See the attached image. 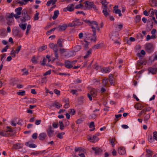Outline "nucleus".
Wrapping results in <instances>:
<instances>
[{
  "label": "nucleus",
  "instance_id": "obj_63",
  "mask_svg": "<svg viewBox=\"0 0 157 157\" xmlns=\"http://www.w3.org/2000/svg\"><path fill=\"white\" fill-rule=\"evenodd\" d=\"M54 92L58 95H60V91L57 89H55L54 90Z\"/></svg>",
  "mask_w": 157,
  "mask_h": 157
},
{
  "label": "nucleus",
  "instance_id": "obj_10",
  "mask_svg": "<svg viewBox=\"0 0 157 157\" xmlns=\"http://www.w3.org/2000/svg\"><path fill=\"white\" fill-rule=\"evenodd\" d=\"M109 79L110 84L112 85H114L115 81L112 74H110L109 76Z\"/></svg>",
  "mask_w": 157,
  "mask_h": 157
},
{
  "label": "nucleus",
  "instance_id": "obj_49",
  "mask_svg": "<svg viewBox=\"0 0 157 157\" xmlns=\"http://www.w3.org/2000/svg\"><path fill=\"white\" fill-rule=\"evenodd\" d=\"M150 117V114H148L145 116L144 120L145 121H147Z\"/></svg>",
  "mask_w": 157,
  "mask_h": 157
},
{
  "label": "nucleus",
  "instance_id": "obj_44",
  "mask_svg": "<svg viewBox=\"0 0 157 157\" xmlns=\"http://www.w3.org/2000/svg\"><path fill=\"white\" fill-rule=\"evenodd\" d=\"M65 134L64 132H62L59 133L57 136L59 138L62 139L63 138V135Z\"/></svg>",
  "mask_w": 157,
  "mask_h": 157
},
{
  "label": "nucleus",
  "instance_id": "obj_38",
  "mask_svg": "<svg viewBox=\"0 0 157 157\" xmlns=\"http://www.w3.org/2000/svg\"><path fill=\"white\" fill-rule=\"evenodd\" d=\"M92 50L91 49H89L88 51H87L86 54L85 56H84V59H86L87 58L90 54L91 53Z\"/></svg>",
  "mask_w": 157,
  "mask_h": 157
},
{
  "label": "nucleus",
  "instance_id": "obj_22",
  "mask_svg": "<svg viewBox=\"0 0 157 157\" xmlns=\"http://www.w3.org/2000/svg\"><path fill=\"white\" fill-rule=\"evenodd\" d=\"M111 39L112 40H113L114 41V43H116L119 44V42L118 41H117V39H118V35L116 36L114 34H113L111 37Z\"/></svg>",
  "mask_w": 157,
  "mask_h": 157
},
{
  "label": "nucleus",
  "instance_id": "obj_51",
  "mask_svg": "<svg viewBox=\"0 0 157 157\" xmlns=\"http://www.w3.org/2000/svg\"><path fill=\"white\" fill-rule=\"evenodd\" d=\"M16 51H14L13 49L11 50L10 54L12 55V57H15L16 56Z\"/></svg>",
  "mask_w": 157,
  "mask_h": 157
},
{
  "label": "nucleus",
  "instance_id": "obj_55",
  "mask_svg": "<svg viewBox=\"0 0 157 157\" xmlns=\"http://www.w3.org/2000/svg\"><path fill=\"white\" fill-rule=\"evenodd\" d=\"M92 138L93 139V141H92V142H94L95 141H96L97 140H98V138L95 135L93 136L92 137Z\"/></svg>",
  "mask_w": 157,
  "mask_h": 157
},
{
  "label": "nucleus",
  "instance_id": "obj_47",
  "mask_svg": "<svg viewBox=\"0 0 157 157\" xmlns=\"http://www.w3.org/2000/svg\"><path fill=\"white\" fill-rule=\"evenodd\" d=\"M141 54L142 55H145L146 54L144 50H142L140 51V53L137 54V56L139 57H141Z\"/></svg>",
  "mask_w": 157,
  "mask_h": 157
},
{
  "label": "nucleus",
  "instance_id": "obj_9",
  "mask_svg": "<svg viewBox=\"0 0 157 157\" xmlns=\"http://www.w3.org/2000/svg\"><path fill=\"white\" fill-rule=\"evenodd\" d=\"M47 133L48 136L51 137L53 135L54 131L52 130V128L51 125H50L48 126V128L47 130Z\"/></svg>",
  "mask_w": 157,
  "mask_h": 157
},
{
  "label": "nucleus",
  "instance_id": "obj_5",
  "mask_svg": "<svg viewBox=\"0 0 157 157\" xmlns=\"http://www.w3.org/2000/svg\"><path fill=\"white\" fill-rule=\"evenodd\" d=\"M85 7L87 9H90L93 8L95 10H97L98 9L97 8L96 6L94 4L93 2H90L89 1H87L84 2Z\"/></svg>",
  "mask_w": 157,
  "mask_h": 157
},
{
  "label": "nucleus",
  "instance_id": "obj_18",
  "mask_svg": "<svg viewBox=\"0 0 157 157\" xmlns=\"http://www.w3.org/2000/svg\"><path fill=\"white\" fill-rule=\"evenodd\" d=\"M46 136L47 135L46 133H42L39 135L38 138L40 140H43L45 138Z\"/></svg>",
  "mask_w": 157,
  "mask_h": 157
},
{
  "label": "nucleus",
  "instance_id": "obj_41",
  "mask_svg": "<svg viewBox=\"0 0 157 157\" xmlns=\"http://www.w3.org/2000/svg\"><path fill=\"white\" fill-rule=\"evenodd\" d=\"M114 10H115L114 13L116 14H119V17H121L122 16V14L121 13V10L120 9H117L115 10L114 9Z\"/></svg>",
  "mask_w": 157,
  "mask_h": 157
},
{
  "label": "nucleus",
  "instance_id": "obj_23",
  "mask_svg": "<svg viewBox=\"0 0 157 157\" xmlns=\"http://www.w3.org/2000/svg\"><path fill=\"white\" fill-rule=\"evenodd\" d=\"M135 108L137 109L140 110L142 109L143 108V106L140 103H136L134 106Z\"/></svg>",
  "mask_w": 157,
  "mask_h": 157
},
{
  "label": "nucleus",
  "instance_id": "obj_1",
  "mask_svg": "<svg viewBox=\"0 0 157 157\" xmlns=\"http://www.w3.org/2000/svg\"><path fill=\"white\" fill-rule=\"evenodd\" d=\"M30 17L28 14L27 11L25 9H24L22 11V17L20 18V20L22 22H25L26 21L30 20Z\"/></svg>",
  "mask_w": 157,
  "mask_h": 157
},
{
  "label": "nucleus",
  "instance_id": "obj_62",
  "mask_svg": "<svg viewBox=\"0 0 157 157\" xmlns=\"http://www.w3.org/2000/svg\"><path fill=\"white\" fill-rule=\"evenodd\" d=\"M13 17H14L16 19H17L20 18V15L16 13V14H14L13 13Z\"/></svg>",
  "mask_w": 157,
  "mask_h": 157
},
{
  "label": "nucleus",
  "instance_id": "obj_33",
  "mask_svg": "<svg viewBox=\"0 0 157 157\" xmlns=\"http://www.w3.org/2000/svg\"><path fill=\"white\" fill-rule=\"evenodd\" d=\"M52 106L59 109L62 106V105L60 104L59 103L57 102L53 103Z\"/></svg>",
  "mask_w": 157,
  "mask_h": 157
},
{
  "label": "nucleus",
  "instance_id": "obj_27",
  "mask_svg": "<svg viewBox=\"0 0 157 157\" xmlns=\"http://www.w3.org/2000/svg\"><path fill=\"white\" fill-rule=\"evenodd\" d=\"M59 14V11L58 10H55L54 12V15L52 17V19L53 20L56 19Z\"/></svg>",
  "mask_w": 157,
  "mask_h": 157
},
{
  "label": "nucleus",
  "instance_id": "obj_64",
  "mask_svg": "<svg viewBox=\"0 0 157 157\" xmlns=\"http://www.w3.org/2000/svg\"><path fill=\"white\" fill-rule=\"evenodd\" d=\"M52 124L53 127L55 128H57L58 126V124L56 122H53Z\"/></svg>",
  "mask_w": 157,
  "mask_h": 157
},
{
  "label": "nucleus",
  "instance_id": "obj_19",
  "mask_svg": "<svg viewBox=\"0 0 157 157\" xmlns=\"http://www.w3.org/2000/svg\"><path fill=\"white\" fill-rule=\"evenodd\" d=\"M92 148L95 151V154L97 155H99L100 154L102 151V150L100 148L98 147L95 148L93 147H92Z\"/></svg>",
  "mask_w": 157,
  "mask_h": 157
},
{
  "label": "nucleus",
  "instance_id": "obj_31",
  "mask_svg": "<svg viewBox=\"0 0 157 157\" xmlns=\"http://www.w3.org/2000/svg\"><path fill=\"white\" fill-rule=\"evenodd\" d=\"M63 40L62 39H59L57 44L58 45L59 47L62 48L63 47V44L62 42H63Z\"/></svg>",
  "mask_w": 157,
  "mask_h": 157
},
{
  "label": "nucleus",
  "instance_id": "obj_54",
  "mask_svg": "<svg viewBox=\"0 0 157 157\" xmlns=\"http://www.w3.org/2000/svg\"><path fill=\"white\" fill-rule=\"evenodd\" d=\"M153 138L156 140H157V132L156 131H154L153 132Z\"/></svg>",
  "mask_w": 157,
  "mask_h": 157
},
{
  "label": "nucleus",
  "instance_id": "obj_15",
  "mask_svg": "<svg viewBox=\"0 0 157 157\" xmlns=\"http://www.w3.org/2000/svg\"><path fill=\"white\" fill-rule=\"evenodd\" d=\"M90 94L93 97H95L97 95V91L94 88L91 89L90 91Z\"/></svg>",
  "mask_w": 157,
  "mask_h": 157
},
{
  "label": "nucleus",
  "instance_id": "obj_48",
  "mask_svg": "<svg viewBox=\"0 0 157 157\" xmlns=\"http://www.w3.org/2000/svg\"><path fill=\"white\" fill-rule=\"evenodd\" d=\"M25 91L22 90V91L21 92H18L17 93V94L19 95H21V96H24L25 94Z\"/></svg>",
  "mask_w": 157,
  "mask_h": 157
},
{
  "label": "nucleus",
  "instance_id": "obj_20",
  "mask_svg": "<svg viewBox=\"0 0 157 157\" xmlns=\"http://www.w3.org/2000/svg\"><path fill=\"white\" fill-rule=\"evenodd\" d=\"M66 9L69 11H72L74 10V5L73 4H69Z\"/></svg>",
  "mask_w": 157,
  "mask_h": 157
},
{
  "label": "nucleus",
  "instance_id": "obj_39",
  "mask_svg": "<svg viewBox=\"0 0 157 157\" xmlns=\"http://www.w3.org/2000/svg\"><path fill=\"white\" fill-rule=\"evenodd\" d=\"M59 122L60 129L61 130H63L64 128V126L63 121H59Z\"/></svg>",
  "mask_w": 157,
  "mask_h": 157
},
{
  "label": "nucleus",
  "instance_id": "obj_4",
  "mask_svg": "<svg viewBox=\"0 0 157 157\" xmlns=\"http://www.w3.org/2000/svg\"><path fill=\"white\" fill-rule=\"evenodd\" d=\"M83 24V22L80 21L79 19L76 18L71 23L68 24V26L70 27H75L77 25H80Z\"/></svg>",
  "mask_w": 157,
  "mask_h": 157
},
{
  "label": "nucleus",
  "instance_id": "obj_21",
  "mask_svg": "<svg viewBox=\"0 0 157 157\" xmlns=\"http://www.w3.org/2000/svg\"><path fill=\"white\" fill-rule=\"evenodd\" d=\"M49 46L50 48L52 49L53 50H54L55 49H56L57 48L58 46L57 44L52 43H50L49 44Z\"/></svg>",
  "mask_w": 157,
  "mask_h": 157
},
{
  "label": "nucleus",
  "instance_id": "obj_30",
  "mask_svg": "<svg viewBox=\"0 0 157 157\" xmlns=\"http://www.w3.org/2000/svg\"><path fill=\"white\" fill-rule=\"evenodd\" d=\"M54 54L55 57L56 58V59H58L59 58V53H58V48L57 49H55L53 50Z\"/></svg>",
  "mask_w": 157,
  "mask_h": 157
},
{
  "label": "nucleus",
  "instance_id": "obj_52",
  "mask_svg": "<svg viewBox=\"0 0 157 157\" xmlns=\"http://www.w3.org/2000/svg\"><path fill=\"white\" fill-rule=\"evenodd\" d=\"M78 100L80 102V103L82 104L83 103L84 98L82 97H80L78 98Z\"/></svg>",
  "mask_w": 157,
  "mask_h": 157
},
{
  "label": "nucleus",
  "instance_id": "obj_59",
  "mask_svg": "<svg viewBox=\"0 0 157 157\" xmlns=\"http://www.w3.org/2000/svg\"><path fill=\"white\" fill-rule=\"evenodd\" d=\"M37 134L36 133H33L32 135V137L34 139H36L37 137Z\"/></svg>",
  "mask_w": 157,
  "mask_h": 157
},
{
  "label": "nucleus",
  "instance_id": "obj_36",
  "mask_svg": "<svg viewBox=\"0 0 157 157\" xmlns=\"http://www.w3.org/2000/svg\"><path fill=\"white\" fill-rule=\"evenodd\" d=\"M123 26V24H121L120 25H116V28L117 30L120 31L122 29Z\"/></svg>",
  "mask_w": 157,
  "mask_h": 157
},
{
  "label": "nucleus",
  "instance_id": "obj_17",
  "mask_svg": "<svg viewBox=\"0 0 157 157\" xmlns=\"http://www.w3.org/2000/svg\"><path fill=\"white\" fill-rule=\"evenodd\" d=\"M75 53L74 51H70L68 52L65 55V56L67 58H68L73 56H75Z\"/></svg>",
  "mask_w": 157,
  "mask_h": 157
},
{
  "label": "nucleus",
  "instance_id": "obj_3",
  "mask_svg": "<svg viewBox=\"0 0 157 157\" xmlns=\"http://www.w3.org/2000/svg\"><path fill=\"white\" fill-rule=\"evenodd\" d=\"M13 15V13H7L6 14L5 18L7 21V24L9 25H10L12 23L14 22V20Z\"/></svg>",
  "mask_w": 157,
  "mask_h": 157
},
{
  "label": "nucleus",
  "instance_id": "obj_40",
  "mask_svg": "<svg viewBox=\"0 0 157 157\" xmlns=\"http://www.w3.org/2000/svg\"><path fill=\"white\" fill-rule=\"evenodd\" d=\"M148 139L149 142L152 143L154 141L155 139L154 138L153 139L152 136L151 135H150L148 136Z\"/></svg>",
  "mask_w": 157,
  "mask_h": 157
},
{
  "label": "nucleus",
  "instance_id": "obj_12",
  "mask_svg": "<svg viewBox=\"0 0 157 157\" xmlns=\"http://www.w3.org/2000/svg\"><path fill=\"white\" fill-rule=\"evenodd\" d=\"M25 145L26 146L29 147L30 148H35L36 147V145L35 144H32L31 141L26 142L25 143Z\"/></svg>",
  "mask_w": 157,
  "mask_h": 157
},
{
  "label": "nucleus",
  "instance_id": "obj_43",
  "mask_svg": "<svg viewBox=\"0 0 157 157\" xmlns=\"http://www.w3.org/2000/svg\"><path fill=\"white\" fill-rule=\"evenodd\" d=\"M108 78H105L104 79H103L102 81V83L104 86H106L108 83Z\"/></svg>",
  "mask_w": 157,
  "mask_h": 157
},
{
  "label": "nucleus",
  "instance_id": "obj_45",
  "mask_svg": "<svg viewBox=\"0 0 157 157\" xmlns=\"http://www.w3.org/2000/svg\"><path fill=\"white\" fill-rule=\"evenodd\" d=\"M0 135L2 136L6 137L7 136V134L2 130H0Z\"/></svg>",
  "mask_w": 157,
  "mask_h": 157
},
{
  "label": "nucleus",
  "instance_id": "obj_16",
  "mask_svg": "<svg viewBox=\"0 0 157 157\" xmlns=\"http://www.w3.org/2000/svg\"><path fill=\"white\" fill-rule=\"evenodd\" d=\"M99 111V109H96L95 110H94L93 111V114L90 116V118H91L93 119L95 118L98 115V113H96V112L97 111Z\"/></svg>",
  "mask_w": 157,
  "mask_h": 157
},
{
  "label": "nucleus",
  "instance_id": "obj_34",
  "mask_svg": "<svg viewBox=\"0 0 157 157\" xmlns=\"http://www.w3.org/2000/svg\"><path fill=\"white\" fill-rule=\"evenodd\" d=\"M19 26L22 30H24L26 28V24L21 23L19 24Z\"/></svg>",
  "mask_w": 157,
  "mask_h": 157
},
{
  "label": "nucleus",
  "instance_id": "obj_13",
  "mask_svg": "<svg viewBox=\"0 0 157 157\" xmlns=\"http://www.w3.org/2000/svg\"><path fill=\"white\" fill-rule=\"evenodd\" d=\"M118 153L121 155H124L126 153L125 148L122 147H119L118 150Z\"/></svg>",
  "mask_w": 157,
  "mask_h": 157
},
{
  "label": "nucleus",
  "instance_id": "obj_2",
  "mask_svg": "<svg viewBox=\"0 0 157 157\" xmlns=\"http://www.w3.org/2000/svg\"><path fill=\"white\" fill-rule=\"evenodd\" d=\"M94 22H96V21H92L90 22V26H91L92 29V31L93 32V34L92 35L93 37L91 38L90 40L94 41H95L96 40L97 36L96 35V27L95 26Z\"/></svg>",
  "mask_w": 157,
  "mask_h": 157
},
{
  "label": "nucleus",
  "instance_id": "obj_6",
  "mask_svg": "<svg viewBox=\"0 0 157 157\" xmlns=\"http://www.w3.org/2000/svg\"><path fill=\"white\" fill-rule=\"evenodd\" d=\"M145 49L148 53H151L153 50V45L151 43H148L145 44Z\"/></svg>",
  "mask_w": 157,
  "mask_h": 157
},
{
  "label": "nucleus",
  "instance_id": "obj_57",
  "mask_svg": "<svg viewBox=\"0 0 157 157\" xmlns=\"http://www.w3.org/2000/svg\"><path fill=\"white\" fill-rule=\"evenodd\" d=\"M14 2L22 5V0H14Z\"/></svg>",
  "mask_w": 157,
  "mask_h": 157
},
{
  "label": "nucleus",
  "instance_id": "obj_25",
  "mask_svg": "<svg viewBox=\"0 0 157 157\" xmlns=\"http://www.w3.org/2000/svg\"><path fill=\"white\" fill-rule=\"evenodd\" d=\"M19 30L17 28H14L13 30V35L15 36H17L19 35Z\"/></svg>",
  "mask_w": 157,
  "mask_h": 157
},
{
  "label": "nucleus",
  "instance_id": "obj_50",
  "mask_svg": "<svg viewBox=\"0 0 157 157\" xmlns=\"http://www.w3.org/2000/svg\"><path fill=\"white\" fill-rule=\"evenodd\" d=\"M22 71H24L23 74V75H27L29 74V72L28 71V70L26 71L25 68H23L22 70Z\"/></svg>",
  "mask_w": 157,
  "mask_h": 157
},
{
  "label": "nucleus",
  "instance_id": "obj_7",
  "mask_svg": "<svg viewBox=\"0 0 157 157\" xmlns=\"http://www.w3.org/2000/svg\"><path fill=\"white\" fill-rule=\"evenodd\" d=\"M102 13L105 17L108 16L110 12V10H109L108 6H106V5L103 4V7H102Z\"/></svg>",
  "mask_w": 157,
  "mask_h": 157
},
{
  "label": "nucleus",
  "instance_id": "obj_8",
  "mask_svg": "<svg viewBox=\"0 0 157 157\" xmlns=\"http://www.w3.org/2000/svg\"><path fill=\"white\" fill-rule=\"evenodd\" d=\"M24 144L23 143H18L13 144V148L14 149H19L23 147Z\"/></svg>",
  "mask_w": 157,
  "mask_h": 157
},
{
  "label": "nucleus",
  "instance_id": "obj_58",
  "mask_svg": "<svg viewBox=\"0 0 157 157\" xmlns=\"http://www.w3.org/2000/svg\"><path fill=\"white\" fill-rule=\"evenodd\" d=\"M21 48V45H19L17 47V49H16L15 50L17 54L20 51V50Z\"/></svg>",
  "mask_w": 157,
  "mask_h": 157
},
{
  "label": "nucleus",
  "instance_id": "obj_61",
  "mask_svg": "<svg viewBox=\"0 0 157 157\" xmlns=\"http://www.w3.org/2000/svg\"><path fill=\"white\" fill-rule=\"evenodd\" d=\"M152 2L153 5V6H154L157 7V1L156 0H152Z\"/></svg>",
  "mask_w": 157,
  "mask_h": 157
},
{
  "label": "nucleus",
  "instance_id": "obj_26",
  "mask_svg": "<svg viewBox=\"0 0 157 157\" xmlns=\"http://www.w3.org/2000/svg\"><path fill=\"white\" fill-rule=\"evenodd\" d=\"M157 10H153V9H151L149 11L148 13L149 14V16L150 17H152L153 16L154 14H155V11Z\"/></svg>",
  "mask_w": 157,
  "mask_h": 157
},
{
  "label": "nucleus",
  "instance_id": "obj_53",
  "mask_svg": "<svg viewBox=\"0 0 157 157\" xmlns=\"http://www.w3.org/2000/svg\"><path fill=\"white\" fill-rule=\"evenodd\" d=\"M140 20V17L139 15H136V17L135 21L136 23L139 22Z\"/></svg>",
  "mask_w": 157,
  "mask_h": 157
},
{
  "label": "nucleus",
  "instance_id": "obj_37",
  "mask_svg": "<svg viewBox=\"0 0 157 157\" xmlns=\"http://www.w3.org/2000/svg\"><path fill=\"white\" fill-rule=\"evenodd\" d=\"M47 48V45H44L42 47H40L39 49V51L41 52L44 50L46 49Z\"/></svg>",
  "mask_w": 157,
  "mask_h": 157
},
{
  "label": "nucleus",
  "instance_id": "obj_14",
  "mask_svg": "<svg viewBox=\"0 0 157 157\" xmlns=\"http://www.w3.org/2000/svg\"><path fill=\"white\" fill-rule=\"evenodd\" d=\"M68 26V24L67 25L64 24L62 25H60L59 26L58 28L59 30L60 31H63L65 30Z\"/></svg>",
  "mask_w": 157,
  "mask_h": 157
},
{
  "label": "nucleus",
  "instance_id": "obj_28",
  "mask_svg": "<svg viewBox=\"0 0 157 157\" xmlns=\"http://www.w3.org/2000/svg\"><path fill=\"white\" fill-rule=\"evenodd\" d=\"M110 69L109 68L104 67L101 69V71L102 73H109L110 71Z\"/></svg>",
  "mask_w": 157,
  "mask_h": 157
},
{
  "label": "nucleus",
  "instance_id": "obj_46",
  "mask_svg": "<svg viewBox=\"0 0 157 157\" xmlns=\"http://www.w3.org/2000/svg\"><path fill=\"white\" fill-rule=\"evenodd\" d=\"M83 149L81 147H75V152L78 151H79V153L82 152V151Z\"/></svg>",
  "mask_w": 157,
  "mask_h": 157
},
{
  "label": "nucleus",
  "instance_id": "obj_29",
  "mask_svg": "<svg viewBox=\"0 0 157 157\" xmlns=\"http://www.w3.org/2000/svg\"><path fill=\"white\" fill-rule=\"evenodd\" d=\"M22 10V8L21 7H19L16 8L15 10V11L16 12V13L20 15L21 13H22V12H21Z\"/></svg>",
  "mask_w": 157,
  "mask_h": 157
},
{
  "label": "nucleus",
  "instance_id": "obj_56",
  "mask_svg": "<svg viewBox=\"0 0 157 157\" xmlns=\"http://www.w3.org/2000/svg\"><path fill=\"white\" fill-rule=\"evenodd\" d=\"M39 13H36L35 15V16H34V20H38L39 18V17H38V15H39Z\"/></svg>",
  "mask_w": 157,
  "mask_h": 157
},
{
  "label": "nucleus",
  "instance_id": "obj_24",
  "mask_svg": "<svg viewBox=\"0 0 157 157\" xmlns=\"http://www.w3.org/2000/svg\"><path fill=\"white\" fill-rule=\"evenodd\" d=\"M6 35V32L5 29H0V35L5 36Z\"/></svg>",
  "mask_w": 157,
  "mask_h": 157
},
{
  "label": "nucleus",
  "instance_id": "obj_11",
  "mask_svg": "<svg viewBox=\"0 0 157 157\" xmlns=\"http://www.w3.org/2000/svg\"><path fill=\"white\" fill-rule=\"evenodd\" d=\"M65 67L69 69L73 67L71 62L68 60L65 61Z\"/></svg>",
  "mask_w": 157,
  "mask_h": 157
},
{
  "label": "nucleus",
  "instance_id": "obj_35",
  "mask_svg": "<svg viewBox=\"0 0 157 157\" xmlns=\"http://www.w3.org/2000/svg\"><path fill=\"white\" fill-rule=\"evenodd\" d=\"M148 70L150 72L153 74H155L156 72V69L155 68L150 67L149 68Z\"/></svg>",
  "mask_w": 157,
  "mask_h": 157
},
{
  "label": "nucleus",
  "instance_id": "obj_42",
  "mask_svg": "<svg viewBox=\"0 0 157 157\" xmlns=\"http://www.w3.org/2000/svg\"><path fill=\"white\" fill-rule=\"evenodd\" d=\"M146 151L147 153L146 155H152L153 154L152 151L148 149H146Z\"/></svg>",
  "mask_w": 157,
  "mask_h": 157
},
{
  "label": "nucleus",
  "instance_id": "obj_60",
  "mask_svg": "<svg viewBox=\"0 0 157 157\" xmlns=\"http://www.w3.org/2000/svg\"><path fill=\"white\" fill-rule=\"evenodd\" d=\"M9 46L8 45H6L4 48H3L1 51L2 52H6L7 49L8 48Z\"/></svg>",
  "mask_w": 157,
  "mask_h": 157
},
{
  "label": "nucleus",
  "instance_id": "obj_32",
  "mask_svg": "<svg viewBox=\"0 0 157 157\" xmlns=\"http://www.w3.org/2000/svg\"><path fill=\"white\" fill-rule=\"evenodd\" d=\"M81 47L80 45H77L74 48V52H77L79 51L81 49Z\"/></svg>",
  "mask_w": 157,
  "mask_h": 157
}]
</instances>
